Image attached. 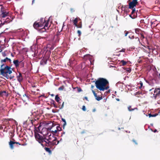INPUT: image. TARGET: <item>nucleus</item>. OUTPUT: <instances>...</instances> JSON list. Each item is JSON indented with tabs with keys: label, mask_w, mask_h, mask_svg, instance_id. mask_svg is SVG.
<instances>
[{
	"label": "nucleus",
	"mask_w": 160,
	"mask_h": 160,
	"mask_svg": "<svg viewBox=\"0 0 160 160\" xmlns=\"http://www.w3.org/2000/svg\"><path fill=\"white\" fill-rule=\"evenodd\" d=\"M135 39L136 40V41L139 42V43H140V41L139 40V39L138 37H136L135 38Z\"/></svg>",
	"instance_id": "79ce46f5"
},
{
	"label": "nucleus",
	"mask_w": 160,
	"mask_h": 160,
	"mask_svg": "<svg viewBox=\"0 0 160 160\" xmlns=\"http://www.w3.org/2000/svg\"><path fill=\"white\" fill-rule=\"evenodd\" d=\"M58 103V108H59L60 109H62L63 107H64V102H62V105H61V101H59L58 102H57Z\"/></svg>",
	"instance_id": "dca6fc26"
},
{
	"label": "nucleus",
	"mask_w": 160,
	"mask_h": 160,
	"mask_svg": "<svg viewBox=\"0 0 160 160\" xmlns=\"http://www.w3.org/2000/svg\"><path fill=\"white\" fill-rule=\"evenodd\" d=\"M2 92H1V93H0V94H2Z\"/></svg>",
	"instance_id": "774afa93"
},
{
	"label": "nucleus",
	"mask_w": 160,
	"mask_h": 160,
	"mask_svg": "<svg viewBox=\"0 0 160 160\" xmlns=\"http://www.w3.org/2000/svg\"><path fill=\"white\" fill-rule=\"evenodd\" d=\"M77 27L78 28H82V23L81 21H80V22L78 23V24Z\"/></svg>",
	"instance_id": "c85d7f7f"
},
{
	"label": "nucleus",
	"mask_w": 160,
	"mask_h": 160,
	"mask_svg": "<svg viewBox=\"0 0 160 160\" xmlns=\"http://www.w3.org/2000/svg\"><path fill=\"white\" fill-rule=\"evenodd\" d=\"M120 63L122 66H124L127 64V62L123 60H122L120 61Z\"/></svg>",
	"instance_id": "bb28decb"
},
{
	"label": "nucleus",
	"mask_w": 160,
	"mask_h": 160,
	"mask_svg": "<svg viewBox=\"0 0 160 160\" xmlns=\"http://www.w3.org/2000/svg\"><path fill=\"white\" fill-rule=\"evenodd\" d=\"M11 17H10V18H7L6 19L5 21L3 23H4V24H5L6 23H8L10 22L12 20V19H11Z\"/></svg>",
	"instance_id": "4be33fe9"
},
{
	"label": "nucleus",
	"mask_w": 160,
	"mask_h": 160,
	"mask_svg": "<svg viewBox=\"0 0 160 160\" xmlns=\"http://www.w3.org/2000/svg\"><path fill=\"white\" fill-rule=\"evenodd\" d=\"M153 89V88H152V89H150V91H151V90H152V89Z\"/></svg>",
	"instance_id": "338daca9"
},
{
	"label": "nucleus",
	"mask_w": 160,
	"mask_h": 160,
	"mask_svg": "<svg viewBox=\"0 0 160 160\" xmlns=\"http://www.w3.org/2000/svg\"><path fill=\"white\" fill-rule=\"evenodd\" d=\"M79 20H81V19L79 18H75L74 20H72V22L73 23L74 25L76 27H77L78 22Z\"/></svg>",
	"instance_id": "4468645a"
},
{
	"label": "nucleus",
	"mask_w": 160,
	"mask_h": 160,
	"mask_svg": "<svg viewBox=\"0 0 160 160\" xmlns=\"http://www.w3.org/2000/svg\"><path fill=\"white\" fill-rule=\"evenodd\" d=\"M37 21L38 22L40 25L41 26H42V27L43 28L45 23V19L43 18H41L40 20H38Z\"/></svg>",
	"instance_id": "ddd939ff"
},
{
	"label": "nucleus",
	"mask_w": 160,
	"mask_h": 160,
	"mask_svg": "<svg viewBox=\"0 0 160 160\" xmlns=\"http://www.w3.org/2000/svg\"><path fill=\"white\" fill-rule=\"evenodd\" d=\"M33 26L35 29L37 30L42 29V28H43L42 27V26H41L37 21L34 22L33 25Z\"/></svg>",
	"instance_id": "6e6552de"
},
{
	"label": "nucleus",
	"mask_w": 160,
	"mask_h": 160,
	"mask_svg": "<svg viewBox=\"0 0 160 160\" xmlns=\"http://www.w3.org/2000/svg\"><path fill=\"white\" fill-rule=\"evenodd\" d=\"M126 51V49L125 48H122V49H121V50L119 51L120 52H125Z\"/></svg>",
	"instance_id": "c03bdc74"
},
{
	"label": "nucleus",
	"mask_w": 160,
	"mask_h": 160,
	"mask_svg": "<svg viewBox=\"0 0 160 160\" xmlns=\"http://www.w3.org/2000/svg\"><path fill=\"white\" fill-rule=\"evenodd\" d=\"M153 96L155 99L160 97V88H156L155 89Z\"/></svg>",
	"instance_id": "0eeeda50"
},
{
	"label": "nucleus",
	"mask_w": 160,
	"mask_h": 160,
	"mask_svg": "<svg viewBox=\"0 0 160 160\" xmlns=\"http://www.w3.org/2000/svg\"><path fill=\"white\" fill-rule=\"evenodd\" d=\"M52 104H53V107H55V108H58V106H57L56 104V103L55 102V101H52Z\"/></svg>",
	"instance_id": "72a5a7b5"
},
{
	"label": "nucleus",
	"mask_w": 160,
	"mask_h": 160,
	"mask_svg": "<svg viewBox=\"0 0 160 160\" xmlns=\"http://www.w3.org/2000/svg\"><path fill=\"white\" fill-rule=\"evenodd\" d=\"M140 86L139 87V88H141L142 87L143 83L142 81H140Z\"/></svg>",
	"instance_id": "37998d69"
},
{
	"label": "nucleus",
	"mask_w": 160,
	"mask_h": 160,
	"mask_svg": "<svg viewBox=\"0 0 160 160\" xmlns=\"http://www.w3.org/2000/svg\"><path fill=\"white\" fill-rule=\"evenodd\" d=\"M144 47L146 48V47L145 46H144ZM147 48L148 50V51H145V52H146L148 53H149L150 51V48H149V47L148 46H147Z\"/></svg>",
	"instance_id": "4c0bfd02"
},
{
	"label": "nucleus",
	"mask_w": 160,
	"mask_h": 160,
	"mask_svg": "<svg viewBox=\"0 0 160 160\" xmlns=\"http://www.w3.org/2000/svg\"><path fill=\"white\" fill-rule=\"evenodd\" d=\"M92 92L93 94V95L95 97V99L98 101H100L102 99V96H98L97 93L95 92V91L92 90Z\"/></svg>",
	"instance_id": "9b49d317"
},
{
	"label": "nucleus",
	"mask_w": 160,
	"mask_h": 160,
	"mask_svg": "<svg viewBox=\"0 0 160 160\" xmlns=\"http://www.w3.org/2000/svg\"><path fill=\"white\" fill-rule=\"evenodd\" d=\"M65 132H62V134H65Z\"/></svg>",
	"instance_id": "6e6d98bb"
},
{
	"label": "nucleus",
	"mask_w": 160,
	"mask_h": 160,
	"mask_svg": "<svg viewBox=\"0 0 160 160\" xmlns=\"http://www.w3.org/2000/svg\"><path fill=\"white\" fill-rule=\"evenodd\" d=\"M50 45H48V46H47V48H49L51 50H52L54 48V47L53 46H51L50 47Z\"/></svg>",
	"instance_id": "2f4dec72"
},
{
	"label": "nucleus",
	"mask_w": 160,
	"mask_h": 160,
	"mask_svg": "<svg viewBox=\"0 0 160 160\" xmlns=\"http://www.w3.org/2000/svg\"><path fill=\"white\" fill-rule=\"evenodd\" d=\"M157 132V130H156V129H155V130H154V132Z\"/></svg>",
	"instance_id": "4d7b16f0"
},
{
	"label": "nucleus",
	"mask_w": 160,
	"mask_h": 160,
	"mask_svg": "<svg viewBox=\"0 0 160 160\" xmlns=\"http://www.w3.org/2000/svg\"><path fill=\"white\" fill-rule=\"evenodd\" d=\"M128 109L129 111H132L135 109L138 110V108H132L131 107V106H130L128 107Z\"/></svg>",
	"instance_id": "5701e85b"
},
{
	"label": "nucleus",
	"mask_w": 160,
	"mask_h": 160,
	"mask_svg": "<svg viewBox=\"0 0 160 160\" xmlns=\"http://www.w3.org/2000/svg\"><path fill=\"white\" fill-rule=\"evenodd\" d=\"M76 88H77V90L78 91V92H81L82 90V89L81 88H78V87H76V88H73L74 89H76Z\"/></svg>",
	"instance_id": "473e14b6"
},
{
	"label": "nucleus",
	"mask_w": 160,
	"mask_h": 160,
	"mask_svg": "<svg viewBox=\"0 0 160 160\" xmlns=\"http://www.w3.org/2000/svg\"><path fill=\"white\" fill-rule=\"evenodd\" d=\"M129 38H130L131 39H133L134 38V36L133 35L131 37L130 36H129Z\"/></svg>",
	"instance_id": "09e8293b"
},
{
	"label": "nucleus",
	"mask_w": 160,
	"mask_h": 160,
	"mask_svg": "<svg viewBox=\"0 0 160 160\" xmlns=\"http://www.w3.org/2000/svg\"><path fill=\"white\" fill-rule=\"evenodd\" d=\"M64 88V86H62L60 87H59L58 89V90H62Z\"/></svg>",
	"instance_id": "f704fd0d"
},
{
	"label": "nucleus",
	"mask_w": 160,
	"mask_h": 160,
	"mask_svg": "<svg viewBox=\"0 0 160 160\" xmlns=\"http://www.w3.org/2000/svg\"><path fill=\"white\" fill-rule=\"evenodd\" d=\"M47 59L46 58H44L42 59L40 62V63L42 65H45L47 64Z\"/></svg>",
	"instance_id": "6ab92c4d"
},
{
	"label": "nucleus",
	"mask_w": 160,
	"mask_h": 160,
	"mask_svg": "<svg viewBox=\"0 0 160 160\" xmlns=\"http://www.w3.org/2000/svg\"><path fill=\"white\" fill-rule=\"evenodd\" d=\"M134 7L133 8H129L132 10V12L131 14H130V17L132 19H134L135 18L136 16H135L134 13L136 11L135 8Z\"/></svg>",
	"instance_id": "9d476101"
},
{
	"label": "nucleus",
	"mask_w": 160,
	"mask_h": 160,
	"mask_svg": "<svg viewBox=\"0 0 160 160\" xmlns=\"http://www.w3.org/2000/svg\"><path fill=\"white\" fill-rule=\"evenodd\" d=\"M125 33V36H126L128 34V33L129 32L128 31H124Z\"/></svg>",
	"instance_id": "a18cd8bd"
},
{
	"label": "nucleus",
	"mask_w": 160,
	"mask_h": 160,
	"mask_svg": "<svg viewBox=\"0 0 160 160\" xmlns=\"http://www.w3.org/2000/svg\"><path fill=\"white\" fill-rule=\"evenodd\" d=\"M16 143L17 144H18V145H20L21 144L19 143V142H15L12 141H10L9 142V145L10 147V148L11 149H13L14 148L13 144H14Z\"/></svg>",
	"instance_id": "f8f14e48"
},
{
	"label": "nucleus",
	"mask_w": 160,
	"mask_h": 160,
	"mask_svg": "<svg viewBox=\"0 0 160 160\" xmlns=\"http://www.w3.org/2000/svg\"><path fill=\"white\" fill-rule=\"evenodd\" d=\"M85 98L86 100H88V98L87 97H85Z\"/></svg>",
	"instance_id": "13d9d810"
},
{
	"label": "nucleus",
	"mask_w": 160,
	"mask_h": 160,
	"mask_svg": "<svg viewBox=\"0 0 160 160\" xmlns=\"http://www.w3.org/2000/svg\"><path fill=\"white\" fill-rule=\"evenodd\" d=\"M56 125H52V127L50 129V131L52 132L56 133L57 132V130L56 128H55Z\"/></svg>",
	"instance_id": "f3484780"
},
{
	"label": "nucleus",
	"mask_w": 160,
	"mask_h": 160,
	"mask_svg": "<svg viewBox=\"0 0 160 160\" xmlns=\"http://www.w3.org/2000/svg\"><path fill=\"white\" fill-rule=\"evenodd\" d=\"M108 83V82L106 79L103 78H99L95 82L96 87L101 91L104 89L103 87Z\"/></svg>",
	"instance_id": "7ed1b4c3"
},
{
	"label": "nucleus",
	"mask_w": 160,
	"mask_h": 160,
	"mask_svg": "<svg viewBox=\"0 0 160 160\" xmlns=\"http://www.w3.org/2000/svg\"><path fill=\"white\" fill-rule=\"evenodd\" d=\"M77 33L78 34V36L80 37L81 34V32L79 30H78Z\"/></svg>",
	"instance_id": "58836bf2"
},
{
	"label": "nucleus",
	"mask_w": 160,
	"mask_h": 160,
	"mask_svg": "<svg viewBox=\"0 0 160 160\" xmlns=\"http://www.w3.org/2000/svg\"><path fill=\"white\" fill-rule=\"evenodd\" d=\"M117 100L118 101H119V99H117Z\"/></svg>",
	"instance_id": "0e129e2a"
},
{
	"label": "nucleus",
	"mask_w": 160,
	"mask_h": 160,
	"mask_svg": "<svg viewBox=\"0 0 160 160\" xmlns=\"http://www.w3.org/2000/svg\"><path fill=\"white\" fill-rule=\"evenodd\" d=\"M35 138L41 144V145L44 146L45 145L47 147L49 146V144L51 143L52 141L54 140L57 139V138L50 134L48 136L43 137L38 133H35Z\"/></svg>",
	"instance_id": "f257e3e1"
},
{
	"label": "nucleus",
	"mask_w": 160,
	"mask_h": 160,
	"mask_svg": "<svg viewBox=\"0 0 160 160\" xmlns=\"http://www.w3.org/2000/svg\"><path fill=\"white\" fill-rule=\"evenodd\" d=\"M55 128H56L57 130V132L60 131L62 130V128L60 127V125L56 126Z\"/></svg>",
	"instance_id": "cd10ccee"
},
{
	"label": "nucleus",
	"mask_w": 160,
	"mask_h": 160,
	"mask_svg": "<svg viewBox=\"0 0 160 160\" xmlns=\"http://www.w3.org/2000/svg\"><path fill=\"white\" fill-rule=\"evenodd\" d=\"M133 142H134L135 143V144H138L137 142H136V141L135 140H133Z\"/></svg>",
	"instance_id": "3c124183"
},
{
	"label": "nucleus",
	"mask_w": 160,
	"mask_h": 160,
	"mask_svg": "<svg viewBox=\"0 0 160 160\" xmlns=\"http://www.w3.org/2000/svg\"><path fill=\"white\" fill-rule=\"evenodd\" d=\"M82 109L83 111H86V107L85 106H83L82 108Z\"/></svg>",
	"instance_id": "a19ab883"
},
{
	"label": "nucleus",
	"mask_w": 160,
	"mask_h": 160,
	"mask_svg": "<svg viewBox=\"0 0 160 160\" xmlns=\"http://www.w3.org/2000/svg\"><path fill=\"white\" fill-rule=\"evenodd\" d=\"M50 148L49 147H45L44 148V149H45V150L46 151H47V152L49 153H51L52 152L51 150H50V148Z\"/></svg>",
	"instance_id": "b1692460"
},
{
	"label": "nucleus",
	"mask_w": 160,
	"mask_h": 160,
	"mask_svg": "<svg viewBox=\"0 0 160 160\" xmlns=\"http://www.w3.org/2000/svg\"><path fill=\"white\" fill-rule=\"evenodd\" d=\"M13 62L17 68L19 66V63L21 62H19L18 60H15L13 61Z\"/></svg>",
	"instance_id": "a211bd4d"
},
{
	"label": "nucleus",
	"mask_w": 160,
	"mask_h": 160,
	"mask_svg": "<svg viewBox=\"0 0 160 160\" xmlns=\"http://www.w3.org/2000/svg\"><path fill=\"white\" fill-rule=\"evenodd\" d=\"M34 0H32V4L34 3Z\"/></svg>",
	"instance_id": "052dcab7"
},
{
	"label": "nucleus",
	"mask_w": 160,
	"mask_h": 160,
	"mask_svg": "<svg viewBox=\"0 0 160 160\" xmlns=\"http://www.w3.org/2000/svg\"><path fill=\"white\" fill-rule=\"evenodd\" d=\"M12 66L6 64L5 66L0 67V74L6 78L7 79H12L15 77L13 73V69L11 68Z\"/></svg>",
	"instance_id": "f03ea898"
},
{
	"label": "nucleus",
	"mask_w": 160,
	"mask_h": 160,
	"mask_svg": "<svg viewBox=\"0 0 160 160\" xmlns=\"http://www.w3.org/2000/svg\"><path fill=\"white\" fill-rule=\"evenodd\" d=\"M8 62L10 63L11 64L12 63V61L11 59L6 57L4 59H2L0 61V63L1 64V68H2L4 66H5L6 64L9 65V64L8 63Z\"/></svg>",
	"instance_id": "20e7f679"
},
{
	"label": "nucleus",
	"mask_w": 160,
	"mask_h": 160,
	"mask_svg": "<svg viewBox=\"0 0 160 160\" xmlns=\"http://www.w3.org/2000/svg\"><path fill=\"white\" fill-rule=\"evenodd\" d=\"M19 75L17 76V78L18 81L19 82H20L22 81L23 79V78L22 76V73L20 72H19Z\"/></svg>",
	"instance_id": "2eb2a0df"
},
{
	"label": "nucleus",
	"mask_w": 160,
	"mask_h": 160,
	"mask_svg": "<svg viewBox=\"0 0 160 160\" xmlns=\"http://www.w3.org/2000/svg\"><path fill=\"white\" fill-rule=\"evenodd\" d=\"M52 112L53 113H56V112L54 109H52Z\"/></svg>",
	"instance_id": "603ef678"
},
{
	"label": "nucleus",
	"mask_w": 160,
	"mask_h": 160,
	"mask_svg": "<svg viewBox=\"0 0 160 160\" xmlns=\"http://www.w3.org/2000/svg\"><path fill=\"white\" fill-rule=\"evenodd\" d=\"M96 111V109H94L93 110V112H94Z\"/></svg>",
	"instance_id": "bf43d9fd"
},
{
	"label": "nucleus",
	"mask_w": 160,
	"mask_h": 160,
	"mask_svg": "<svg viewBox=\"0 0 160 160\" xmlns=\"http://www.w3.org/2000/svg\"><path fill=\"white\" fill-rule=\"evenodd\" d=\"M36 120V119H32L31 120V123L32 124L34 125V124H33V123Z\"/></svg>",
	"instance_id": "de8ad7c7"
},
{
	"label": "nucleus",
	"mask_w": 160,
	"mask_h": 160,
	"mask_svg": "<svg viewBox=\"0 0 160 160\" xmlns=\"http://www.w3.org/2000/svg\"><path fill=\"white\" fill-rule=\"evenodd\" d=\"M103 88H104V89L102 90V91H104L105 90H107L109 88V87L108 86L106 87V86H104L103 87Z\"/></svg>",
	"instance_id": "c9c22d12"
},
{
	"label": "nucleus",
	"mask_w": 160,
	"mask_h": 160,
	"mask_svg": "<svg viewBox=\"0 0 160 160\" xmlns=\"http://www.w3.org/2000/svg\"><path fill=\"white\" fill-rule=\"evenodd\" d=\"M134 94H135V95L137 97H139V95L140 94H141L142 95V92H140V91H138V92H136V93H135Z\"/></svg>",
	"instance_id": "a878e982"
},
{
	"label": "nucleus",
	"mask_w": 160,
	"mask_h": 160,
	"mask_svg": "<svg viewBox=\"0 0 160 160\" xmlns=\"http://www.w3.org/2000/svg\"><path fill=\"white\" fill-rule=\"evenodd\" d=\"M2 129V127H0V129Z\"/></svg>",
	"instance_id": "e2e57ef3"
},
{
	"label": "nucleus",
	"mask_w": 160,
	"mask_h": 160,
	"mask_svg": "<svg viewBox=\"0 0 160 160\" xmlns=\"http://www.w3.org/2000/svg\"><path fill=\"white\" fill-rule=\"evenodd\" d=\"M70 11H71V12H73L74 11V10H73V9L72 8H71L70 9Z\"/></svg>",
	"instance_id": "5fc2aeb1"
},
{
	"label": "nucleus",
	"mask_w": 160,
	"mask_h": 160,
	"mask_svg": "<svg viewBox=\"0 0 160 160\" xmlns=\"http://www.w3.org/2000/svg\"><path fill=\"white\" fill-rule=\"evenodd\" d=\"M128 2H130L128 3L129 8H133L136 7L138 3V0H132L131 1L129 0Z\"/></svg>",
	"instance_id": "39448f33"
},
{
	"label": "nucleus",
	"mask_w": 160,
	"mask_h": 160,
	"mask_svg": "<svg viewBox=\"0 0 160 160\" xmlns=\"http://www.w3.org/2000/svg\"><path fill=\"white\" fill-rule=\"evenodd\" d=\"M59 141H57V139L54 140L52 141L51 143H50V144H49V146L47 147L50 148H52V147L54 146V145H57L59 143Z\"/></svg>",
	"instance_id": "1a4fd4ad"
},
{
	"label": "nucleus",
	"mask_w": 160,
	"mask_h": 160,
	"mask_svg": "<svg viewBox=\"0 0 160 160\" xmlns=\"http://www.w3.org/2000/svg\"><path fill=\"white\" fill-rule=\"evenodd\" d=\"M20 63H21V64H22V67H24V63L23 62H21Z\"/></svg>",
	"instance_id": "864d4df0"
},
{
	"label": "nucleus",
	"mask_w": 160,
	"mask_h": 160,
	"mask_svg": "<svg viewBox=\"0 0 160 160\" xmlns=\"http://www.w3.org/2000/svg\"><path fill=\"white\" fill-rule=\"evenodd\" d=\"M126 71H127L128 72H131V70L130 68H127Z\"/></svg>",
	"instance_id": "49530a36"
},
{
	"label": "nucleus",
	"mask_w": 160,
	"mask_h": 160,
	"mask_svg": "<svg viewBox=\"0 0 160 160\" xmlns=\"http://www.w3.org/2000/svg\"><path fill=\"white\" fill-rule=\"evenodd\" d=\"M141 35V39L142 40L145 37L144 35L142 33L140 34Z\"/></svg>",
	"instance_id": "e433bc0d"
},
{
	"label": "nucleus",
	"mask_w": 160,
	"mask_h": 160,
	"mask_svg": "<svg viewBox=\"0 0 160 160\" xmlns=\"http://www.w3.org/2000/svg\"><path fill=\"white\" fill-rule=\"evenodd\" d=\"M51 96H54V95H53V94H52L51 95Z\"/></svg>",
	"instance_id": "69168bd1"
},
{
	"label": "nucleus",
	"mask_w": 160,
	"mask_h": 160,
	"mask_svg": "<svg viewBox=\"0 0 160 160\" xmlns=\"http://www.w3.org/2000/svg\"><path fill=\"white\" fill-rule=\"evenodd\" d=\"M55 100L57 102L61 101V99L58 97V95H56L55 97Z\"/></svg>",
	"instance_id": "393cba45"
},
{
	"label": "nucleus",
	"mask_w": 160,
	"mask_h": 160,
	"mask_svg": "<svg viewBox=\"0 0 160 160\" xmlns=\"http://www.w3.org/2000/svg\"><path fill=\"white\" fill-rule=\"evenodd\" d=\"M4 8L3 7H2L1 8L0 12L1 14L0 16L2 18H4L8 16L9 14V12H4Z\"/></svg>",
	"instance_id": "423d86ee"
},
{
	"label": "nucleus",
	"mask_w": 160,
	"mask_h": 160,
	"mask_svg": "<svg viewBox=\"0 0 160 160\" xmlns=\"http://www.w3.org/2000/svg\"><path fill=\"white\" fill-rule=\"evenodd\" d=\"M62 121L64 122V124H63V128H64L66 124V122L64 118H62Z\"/></svg>",
	"instance_id": "7c9ffc66"
},
{
	"label": "nucleus",
	"mask_w": 160,
	"mask_h": 160,
	"mask_svg": "<svg viewBox=\"0 0 160 160\" xmlns=\"http://www.w3.org/2000/svg\"><path fill=\"white\" fill-rule=\"evenodd\" d=\"M2 56L3 57H5L6 56V54L5 52H3L2 53Z\"/></svg>",
	"instance_id": "ea45409f"
},
{
	"label": "nucleus",
	"mask_w": 160,
	"mask_h": 160,
	"mask_svg": "<svg viewBox=\"0 0 160 160\" xmlns=\"http://www.w3.org/2000/svg\"><path fill=\"white\" fill-rule=\"evenodd\" d=\"M4 24V23H1L0 24V28L1 27H2V25H3Z\"/></svg>",
	"instance_id": "8fccbe9b"
},
{
	"label": "nucleus",
	"mask_w": 160,
	"mask_h": 160,
	"mask_svg": "<svg viewBox=\"0 0 160 160\" xmlns=\"http://www.w3.org/2000/svg\"><path fill=\"white\" fill-rule=\"evenodd\" d=\"M48 22H46V21H45L42 30L44 29V31H45L47 29H48Z\"/></svg>",
	"instance_id": "aec40b11"
},
{
	"label": "nucleus",
	"mask_w": 160,
	"mask_h": 160,
	"mask_svg": "<svg viewBox=\"0 0 160 160\" xmlns=\"http://www.w3.org/2000/svg\"><path fill=\"white\" fill-rule=\"evenodd\" d=\"M135 32L137 34H140V35L142 33L141 30L139 28H136L135 29Z\"/></svg>",
	"instance_id": "412c9836"
},
{
	"label": "nucleus",
	"mask_w": 160,
	"mask_h": 160,
	"mask_svg": "<svg viewBox=\"0 0 160 160\" xmlns=\"http://www.w3.org/2000/svg\"><path fill=\"white\" fill-rule=\"evenodd\" d=\"M94 87V86H93V85H92V86H91V88H93Z\"/></svg>",
	"instance_id": "680f3d73"
},
{
	"label": "nucleus",
	"mask_w": 160,
	"mask_h": 160,
	"mask_svg": "<svg viewBox=\"0 0 160 160\" xmlns=\"http://www.w3.org/2000/svg\"><path fill=\"white\" fill-rule=\"evenodd\" d=\"M158 115V113H155L154 114H152L151 113L149 114V117H155Z\"/></svg>",
	"instance_id": "c756f323"
}]
</instances>
